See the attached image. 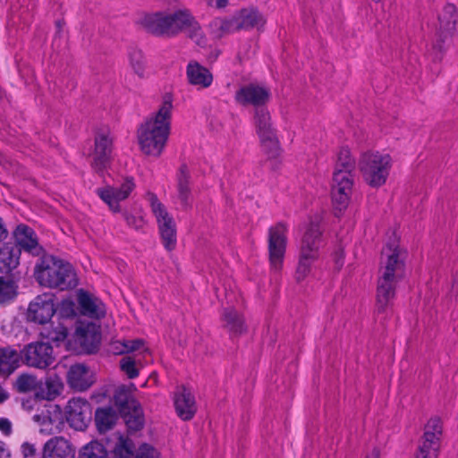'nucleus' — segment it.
<instances>
[{"label":"nucleus","instance_id":"nucleus-1","mask_svg":"<svg viewBox=\"0 0 458 458\" xmlns=\"http://www.w3.org/2000/svg\"><path fill=\"white\" fill-rule=\"evenodd\" d=\"M174 95H162L157 109L149 114L137 129L140 151L151 157H159L165 149L171 133Z\"/></svg>","mask_w":458,"mask_h":458},{"label":"nucleus","instance_id":"nucleus-2","mask_svg":"<svg viewBox=\"0 0 458 458\" xmlns=\"http://www.w3.org/2000/svg\"><path fill=\"white\" fill-rule=\"evenodd\" d=\"M137 24L146 32L163 38H174L185 31L199 46L206 44V38L199 23L187 9L174 13L157 11L141 14Z\"/></svg>","mask_w":458,"mask_h":458},{"label":"nucleus","instance_id":"nucleus-3","mask_svg":"<svg viewBox=\"0 0 458 458\" xmlns=\"http://www.w3.org/2000/svg\"><path fill=\"white\" fill-rule=\"evenodd\" d=\"M34 276L40 285L60 291L72 290L78 285L73 267L53 256L40 259L35 267Z\"/></svg>","mask_w":458,"mask_h":458},{"label":"nucleus","instance_id":"nucleus-4","mask_svg":"<svg viewBox=\"0 0 458 458\" xmlns=\"http://www.w3.org/2000/svg\"><path fill=\"white\" fill-rule=\"evenodd\" d=\"M394 165L393 157L385 151L367 150L360 154L358 168L362 182L371 189L385 186Z\"/></svg>","mask_w":458,"mask_h":458},{"label":"nucleus","instance_id":"nucleus-5","mask_svg":"<svg viewBox=\"0 0 458 458\" xmlns=\"http://www.w3.org/2000/svg\"><path fill=\"white\" fill-rule=\"evenodd\" d=\"M408 257L406 248L401 243L397 231H391L382 249L381 266L378 273L403 278Z\"/></svg>","mask_w":458,"mask_h":458},{"label":"nucleus","instance_id":"nucleus-6","mask_svg":"<svg viewBox=\"0 0 458 458\" xmlns=\"http://www.w3.org/2000/svg\"><path fill=\"white\" fill-rule=\"evenodd\" d=\"M355 183L354 173L334 170L331 182V199L334 209L344 212L349 207Z\"/></svg>","mask_w":458,"mask_h":458},{"label":"nucleus","instance_id":"nucleus-7","mask_svg":"<svg viewBox=\"0 0 458 458\" xmlns=\"http://www.w3.org/2000/svg\"><path fill=\"white\" fill-rule=\"evenodd\" d=\"M134 449L132 440L120 435L109 456L103 444L91 441L82 447L79 458H134Z\"/></svg>","mask_w":458,"mask_h":458},{"label":"nucleus","instance_id":"nucleus-8","mask_svg":"<svg viewBox=\"0 0 458 458\" xmlns=\"http://www.w3.org/2000/svg\"><path fill=\"white\" fill-rule=\"evenodd\" d=\"M135 187L134 178L127 176L119 186L106 185L98 188L96 192L112 212L119 213L122 211V202L129 198Z\"/></svg>","mask_w":458,"mask_h":458},{"label":"nucleus","instance_id":"nucleus-9","mask_svg":"<svg viewBox=\"0 0 458 458\" xmlns=\"http://www.w3.org/2000/svg\"><path fill=\"white\" fill-rule=\"evenodd\" d=\"M22 362L31 368L46 369L55 361L53 346L41 341L30 343L22 348Z\"/></svg>","mask_w":458,"mask_h":458},{"label":"nucleus","instance_id":"nucleus-10","mask_svg":"<svg viewBox=\"0 0 458 458\" xmlns=\"http://www.w3.org/2000/svg\"><path fill=\"white\" fill-rule=\"evenodd\" d=\"M442 422L439 418H431L425 426V431L415 457L437 458L442 436Z\"/></svg>","mask_w":458,"mask_h":458},{"label":"nucleus","instance_id":"nucleus-11","mask_svg":"<svg viewBox=\"0 0 458 458\" xmlns=\"http://www.w3.org/2000/svg\"><path fill=\"white\" fill-rule=\"evenodd\" d=\"M113 142L108 131H101L96 134L94 148L90 154L91 166L96 172L103 173L110 165Z\"/></svg>","mask_w":458,"mask_h":458},{"label":"nucleus","instance_id":"nucleus-12","mask_svg":"<svg viewBox=\"0 0 458 458\" xmlns=\"http://www.w3.org/2000/svg\"><path fill=\"white\" fill-rule=\"evenodd\" d=\"M92 418L90 403L84 398L76 397L68 401L65 406V419L75 430H85Z\"/></svg>","mask_w":458,"mask_h":458},{"label":"nucleus","instance_id":"nucleus-13","mask_svg":"<svg viewBox=\"0 0 458 458\" xmlns=\"http://www.w3.org/2000/svg\"><path fill=\"white\" fill-rule=\"evenodd\" d=\"M402 278L378 273L376 290V310L384 313L392 305L398 284Z\"/></svg>","mask_w":458,"mask_h":458},{"label":"nucleus","instance_id":"nucleus-14","mask_svg":"<svg viewBox=\"0 0 458 458\" xmlns=\"http://www.w3.org/2000/svg\"><path fill=\"white\" fill-rule=\"evenodd\" d=\"M55 294L45 293L30 301L28 309V319L40 325L50 322L55 314Z\"/></svg>","mask_w":458,"mask_h":458},{"label":"nucleus","instance_id":"nucleus-15","mask_svg":"<svg viewBox=\"0 0 458 458\" xmlns=\"http://www.w3.org/2000/svg\"><path fill=\"white\" fill-rule=\"evenodd\" d=\"M270 98L271 92L267 87L255 83L241 87L234 96V99L239 105L252 106L256 109L264 107Z\"/></svg>","mask_w":458,"mask_h":458},{"label":"nucleus","instance_id":"nucleus-16","mask_svg":"<svg viewBox=\"0 0 458 458\" xmlns=\"http://www.w3.org/2000/svg\"><path fill=\"white\" fill-rule=\"evenodd\" d=\"M287 237L284 231H269L268 255L272 271L278 273L282 270L286 250Z\"/></svg>","mask_w":458,"mask_h":458},{"label":"nucleus","instance_id":"nucleus-17","mask_svg":"<svg viewBox=\"0 0 458 458\" xmlns=\"http://www.w3.org/2000/svg\"><path fill=\"white\" fill-rule=\"evenodd\" d=\"M12 240L13 245L20 250V254L24 251L35 257H41L45 253L35 231H13Z\"/></svg>","mask_w":458,"mask_h":458},{"label":"nucleus","instance_id":"nucleus-18","mask_svg":"<svg viewBox=\"0 0 458 458\" xmlns=\"http://www.w3.org/2000/svg\"><path fill=\"white\" fill-rule=\"evenodd\" d=\"M176 413L182 420H191L196 411L197 405L194 395L191 390L184 386L177 388L174 397Z\"/></svg>","mask_w":458,"mask_h":458},{"label":"nucleus","instance_id":"nucleus-19","mask_svg":"<svg viewBox=\"0 0 458 458\" xmlns=\"http://www.w3.org/2000/svg\"><path fill=\"white\" fill-rule=\"evenodd\" d=\"M67 383L76 391H85L94 383L93 373L84 364L72 365L67 372Z\"/></svg>","mask_w":458,"mask_h":458},{"label":"nucleus","instance_id":"nucleus-20","mask_svg":"<svg viewBox=\"0 0 458 458\" xmlns=\"http://www.w3.org/2000/svg\"><path fill=\"white\" fill-rule=\"evenodd\" d=\"M74 338L88 353H93L98 348L100 335L93 323L79 325L75 329Z\"/></svg>","mask_w":458,"mask_h":458},{"label":"nucleus","instance_id":"nucleus-21","mask_svg":"<svg viewBox=\"0 0 458 458\" xmlns=\"http://www.w3.org/2000/svg\"><path fill=\"white\" fill-rule=\"evenodd\" d=\"M78 303L84 316L95 319H100L106 316L103 301L82 289L78 293Z\"/></svg>","mask_w":458,"mask_h":458},{"label":"nucleus","instance_id":"nucleus-22","mask_svg":"<svg viewBox=\"0 0 458 458\" xmlns=\"http://www.w3.org/2000/svg\"><path fill=\"white\" fill-rule=\"evenodd\" d=\"M176 203L182 209L192 207L193 195L191 189V176L185 165L181 166L177 174Z\"/></svg>","mask_w":458,"mask_h":458},{"label":"nucleus","instance_id":"nucleus-23","mask_svg":"<svg viewBox=\"0 0 458 458\" xmlns=\"http://www.w3.org/2000/svg\"><path fill=\"white\" fill-rule=\"evenodd\" d=\"M238 30H259L265 23L266 20L263 15L254 8H244L240 10L234 15Z\"/></svg>","mask_w":458,"mask_h":458},{"label":"nucleus","instance_id":"nucleus-24","mask_svg":"<svg viewBox=\"0 0 458 458\" xmlns=\"http://www.w3.org/2000/svg\"><path fill=\"white\" fill-rule=\"evenodd\" d=\"M21 361V352L12 346L0 347V377H9L20 367Z\"/></svg>","mask_w":458,"mask_h":458},{"label":"nucleus","instance_id":"nucleus-25","mask_svg":"<svg viewBox=\"0 0 458 458\" xmlns=\"http://www.w3.org/2000/svg\"><path fill=\"white\" fill-rule=\"evenodd\" d=\"M186 75L189 83L199 89H207L213 82V75L209 70L197 62H190L188 64Z\"/></svg>","mask_w":458,"mask_h":458},{"label":"nucleus","instance_id":"nucleus-26","mask_svg":"<svg viewBox=\"0 0 458 458\" xmlns=\"http://www.w3.org/2000/svg\"><path fill=\"white\" fill-rule=\"evenodd\" d=\"M224 327L231 337L240 336L247 332V326L242 314L233 308H225L221 315Z\"/></svg>","mask_w":458,"mask_h":458},{"label":"nucleus","instance_id":"nucleus-27","mask_svg":"<svg viewBox=\"0 0 458 458\" xmlns=\"http://www.w3.org/2000/svg\"><path fill=\"white\" fill-rule=\"evenodd\" d=\"M258 139L260 150L268 160H276L282 156L283 148L276 131L259 135Z\"/></svg>","mask_w":458,"mask_h":458},{"label":"nucleus","instance_id":"nucleus-28","mask_svg":"<svg viewBox=\"0 0 458 458\" xmlns=\"http://www.w3.org/2000/svg\"><path fill=\"white\" fill-rule=\"evenodd\" d=\"M43 458H74V453L64 437H53L44 445Z\"/></svg>","mask_w":458,"mask_h":458},{"label":"nucleus","instance_id":"nucleus-29","mask_svg":"<svg viewBox=\"0 0 458 458\" xmlns=\"http://www.w3.org/2000/svg\"><path fill=\"white\" fill-rule=\"evenodd\" d=\"M147 199L150 205L159 228L174 229L175 227L174 220L168 213L165 205L157 199V195L152 192H148L147 194Z\"/></svg>","mask_w":458,"mask_h":458},{"label":"nucleus","instance_id":"nucleus-30","mask_svg":"<svg viewBox=\"0 0 458 458\" xmlns=\"http://www.w3.org/2000/svg\"><path fill=\"white\" fill-rule=\"evenodd\" d=\"M20 250L7 242L0 247V273L8 274L20 264Z\"/></svg>","mask_w":458,"mask_h":458},{"label":"nucleus","instance_id":"nucleus-31","mask_svg":"<svg viewBox=\"0 0 458 458\" xmlns=\"http://www.w3.org/2000/svg\"><path fill=\"white\" fill-rule=\"evenodd\" d=\"M234 17H216L213 19L209 25V33L215 38L223 37L238 31Z\"/></svg>","mask_w":458,"mask_h":458},{"label":"nucleus","instance_id":"nucleus-32","mask_svg":"<svg viewBox=\"0 0 458 458\" xmlns=\"http://www.w3.org/2000/svg\"><path fill=\"white\" fill-rule=\"evenodd\" d=\"M116 420L117 414L112 407H100L95 411V424L99 433L112 429Z\"/></svg>","mask_w":458,"mask_h":458},{"label":"nucleus","instance_id":"nucleus-33","mask_svg":"<svg viewBox=\"0 0 458 458\" xmlns=\"http://www.w3.org/2000/svg\"><path fill=\"white\" fill-rule=\"evenodd\" d=\"M253 124L257 136L276 131L271 114L266 107L255 109Z\"/></svg>","mask_w":458,"mask_h":458},{"label":"nucleus","instance_id":"nucleus-34","mask_svg":"<svg viewBox=\"0 0 458 458\" xmlns=\"http://www.w3.org/2000/svg\"><path fill=\"white\" fill-rule=\"evenodd\" d=\"M321 243V231H305L301 240L300 253L303 254L304 250H306L307 253L310 254V256L318 257V250Z\"/></svg>","mask_w":458,"mask_h":458},{"label":"nucleus","instance_id":"nucleus-35","mask_svg":"<svg viewBox=\"0 0 458 458\" xmlns=\"http://www.w3.org/2000/svg\"><path fill=\"white\" fill-rule=\"evenodd\" d=\"M129 432L140 430L144 426V415L140 404L122 413Z\"/></svg>","mask_w":458,"mask_h":458},{"label":"nucleus","instance_id":"nucleus-36","mask_svg":"<svg viewBox=\"0 0 458 458\" xmlns=\"http://www.w3.org/2000/svg\"><path fill=\"white\" fill-rule=\"evenodd\" d=\"M438 20L440 29L448 32L454 31L458 20V11L456 6L453 4H446L443 7L438 16Z\"/></svg>","mask_w":458,"mask_h":458},{"label":"nucleus","instance_id":"nucleus-37","mask_svg":"<svg viewBox=\"0 0 458 458\" xmlns=\"http://www.w3.org/2000/svg\"><path fill=\"white\" fill-rule=\"evenodd\" d=\"M129 63L130 67L140 79L148 77L146 59L141 50L132 49L129 53Z\"/></svg>","mask_w":458,"mask_h":458},{"label":"nucleus","instance_id":"nucleus-38","mask_svg":"<svg viewBox=\"0 0 458 458\" xmlns=\"http://www.w3.org/2000/svg\"><path fill=\"white\" fill-rule=\"evenodd\" d=\"M355 160L348 147H341L337 152V157L334 170L354 173Z\"/></svg>","mask_w":458,"mask_h":458},{"label":"nucleus","instance_id":"nucleus-39","mask_svg":"<svg viewBox=\"0 0 458 458\" xmlns=\"http://www.w3.org/2000/svg\"><path fill=\"white\" fill-rule=\"evenodd\" d=\"M64 384L61 378L53 374L47 377L45 381V389H43V397L46 400L52 401L62 394Z\"/></svg>","mask_w":458,"mask_h":458},{"label":"nucleus","instance_id":"nucleus-40","mask_svg":"<svg viewBox=\"0 0 458 458\" xmlns=\"http://www.w3.org/2000/svg\"><path fill=\"white\" fill-rule=\"evenodd\" d=\"M318 259V257L310 256L304 250L303 254L300 253L299 262L296 268L297 281L304 280L311 271L312 265Z\"/></svg>","mask_w":458,"mask_h":458},{"label":"nucleus","instance_id":"nucleus-41","mask_svg":"<svg viewBox=\"0 0 458 458\" xmlns=\"http://www.w3.org/2000/svg\"><path fill=\"white\" fill-rule=\"evenodd\" d=\"M55 313L59 322H64L68 324V320L72 319L76 317V307L75 303L71 299H64L55 306Z\"/></svg>","mask_w":458,"mask_h":458},{"label":"nucleus","instance_id":"nucleus-42","mask_svg":"<svg viewBox=\"0 0 458 458\" xmlns=\"http://www.w3.org/2000/svg\"><path fill=\"white\" fill-rule=\"evenodd\" d=\"M38 386V381L36 376L22 373L15 380L14 387L18 393L27 394L36 390Z\"/></svg>","mask_w":458,"mask_h":458},{"label":"nucleus","instance_id":"nucleus-43","mask_svg":"<svg viewBox=\"0 0 458 458\" xmlns=\"http://www.w3.org/2000/svg\"><path fill=\"white\" fill-rule=\"evenodd\" d=\"M69 334V326L64 322H58V325L55 327L46 329L41 332V335L54 343L64 342Z\"/></svg>","mask_w":458,"mask_h":458},{"label":"nucleus","instance_id":"nucleus-44","mask_svg":"<svg viewBox=\"0 0 458 458\" xmlns=\"http://www.w3.org/2000/svg\"><path fill=\"white\" fill-rule=\"evenodd\" d=\"M17 295V286L14 282L0 276V304L13 301Z\"/></svg>","mask_w":458,"mask_h":458},{"label":"nucleus","instance_id":"nucleus-45","mask_svg":"<svg viewBox=\"0 0 458 458\" xmlns=\"http://www.w3.org/2000/svg\"><path fill=\"white\" fill-rule=\"evenodd\" d=\"M114 401L121 413L140 404L128 392L123 389L115 392Z\"/></svg>","mask_w":458,"mask_h":458},{"label":"nucleus","instance_id":"nucleus-46","mask_svg":"<svg viewBox=\"0 0 458 458\" xmlns=\"http://www.w3.org/2000/svg\"><path fill=\"white\" fill-rule=\"evenodd\" d=\"M120 369L130 379H134L139 377L140 371L136 368L135 360L130 356H125L121 359Z\"/></svg>","mask_w":458,"mask_h":458},{"label":"nucleus","instance_id":"nucleus-47","mask_svg":"<svg viewBox=\"0 0 458 458\" xmlns=\"http://www.w3.org/2000/svg\"><path fill=\"white\" fill-rule=\"evenodd\" d=\"M162 243L166 250H174L177 244L176 231H160Z\"/></svg>","mask_w":458,"mask_h":458},{"label":"nucleus","instance_id":"nucleus-48","mask_svg":"<svg viewBox=\"0 0 458 458\" xmlns=\"http://www.w3.org/2000/svg\"><path fill=\"white\" fill-rule=\"evenodd\" d=\"M135 458H160V454L156 448L145 443L137 450Z\"/></svg>","mask_w":458,"mask_h":458},{"label":"nucleus","instance_id":"nucleus-49","mask_svg":"<svg viewBox=\"0 0 458 458\" xmlns=\"http://www.w3.org/2000/svg\"><path fill=\"white\" fill-rule=\"evenodd\" d=\"M344 248L339 246L333 253V259L337 270H340L344 264Z\"/></svg>","mask_w":458,"mask_h":458},{"label":"nucleus","instance_id":"nucleus-50","mask_svg":"<svg viewBox=\"0 0 458 458\" xmlns=\"http://www.w3.org/2000/svg\"><path fill=\"white\" fill-rule=\"evenodd\" d=\"M125 343V354L140 350L144 345V341L141 339L124 340Z\"/></svg>","mask_w":458,"mask_h":458},{"label":"nucleus","instance_id":"nucleus-51","mask_svg":"<svg viewBox=\"0 0 458 458\" xmlns=\"http://www.w3.org/2000/svg\"><path fill=\"white\" fill-rule=\"evenodd\" d=\"M110 351L114 355L125 354V343H124V340L113 341L110 344Z\"/></svg>","mask_w":458,"mask_h":458},{"label":"nucleus","instance_id":"nucleus-52","mask_svg":"<svg viewBox=\"0 0 458 458\" xmlns=\"http://www.w3.org/2000/svg\"><path fill=\"white\" fill-rule=\"evenodd\" d=\"M0 431L8 436L12 432L11 421L6 418H0Z\"/></svg>","mask_w":458,"mask_h":458},{"label":"nucleus","instance_id":"nucleus-53","mask_svg":"<svg viewBox=\"0 0 458 458\" xmlns=\"http://www.w3.org/2000/svg\"><path fill=\"white\" fill-rule=\"evenodd\" d=\"M36 449L32 444L25 442L21 445V453L24 457H30L35 454Z\"/></svg>","mask_w":458,"mask_h":458},{"label":"nucleus","instance_id":"nucleus-54","mask_svg":"<svg viewBox=\"0 0 458 458\" xmlns=\"http://www.w3.org/2000/svg\"><path fill=\"white\" fill-rule=\"evenodd\" d=\"M211 7L217 9L225 8L228 4V0H205Z\"/></svg>","mask_w":458,"mask_h":458},{"label":"nucleus","instance_id":"nucleus-55","mask_svg":"<svg viewBox=\"0 0 458 458\" xmlns=\"http://www.w3.org/2000/svg\"><path fill=\"white\" fill-rule=\"evenodd\" d=\"M0 458H11V452L3 441H0Z\"/></svg>","mask_w":458,"mask_h":458},{"label":"nucleus","instance_id":"nucleus-56","mask_svg":"<svg viewBox=\"0 0 458 458\" xmlns=\"http://www.w3.org/2000/svg\"><path fill=\"white\" fill-rule=\"evenodd\" d=\"M8 398V394L4 391L3 386L0 385V403H4Z\"/></svg>","mask_w":458,"mask_h":458},{"label":"nucleus","instance_id":"nucleus-57","mask_svg":"<svg viewBox=\"0 0 458 458\" xmlns=\"http://www.w3.org/2000/svg\"><path fill=\"white\" fill-rule=\"evenodd\" d=\"M366 458H379V451L374 448L369 454L367 455Z\"/></svg>","mask_w":458,"mask_h":458},{"label":"nucleus","instance_id":"nucleus-58","mask_svg":"<svg viewBox=\"0 0 458 458\" xmlns=\"http://www.w3.org/2000/svg\"><path fill=\"white\" fill-rule=\"evenodd\" d=\"M8 238V231H0V242H4Z\"/></svg>","mask_w":458,"mask_h":458},{"label":"nucleus","instance_id":"nucleus-59","mask_svg":"<svg viewBox=\"0 0 458 458\" xmlns=\"http://www.w3.org/2000/svg\"><path fill=\"white\" fill-rule=\"evenodd\" d=\"M16 229L21 230V229H29L28 225H19Z\"/></svg>","mask_w":458,"mask_h":458},{"label":"nucleus","instance_id":"nucleus-60","mask_svg":"<svg viewBox=\"0 0 458 458\" xmlns=\"http://www.w3.org/2000/svg\"><path fill=\"white\" fill-rule=\"evenodd\" d=\"M0 229H4L3 219L0 217Z\"/></svg>","mask_w":458,"mask_h":458},{"label":"nucleus","instance_id":"nucleus-61","mask_svg":"<svg viewBox=\"0 0 458 458\" xmlns=\"http://www.w3.org/2000/svg\"><path fill=\"white\" fill-rule=\"evenodd\" d=\"M56 25H57V27H58L59 29H61V27H62V22H61L60 21H58L56 22Z\"/></svg>","mask_w":458,"mask_h":458}]
</instances>
